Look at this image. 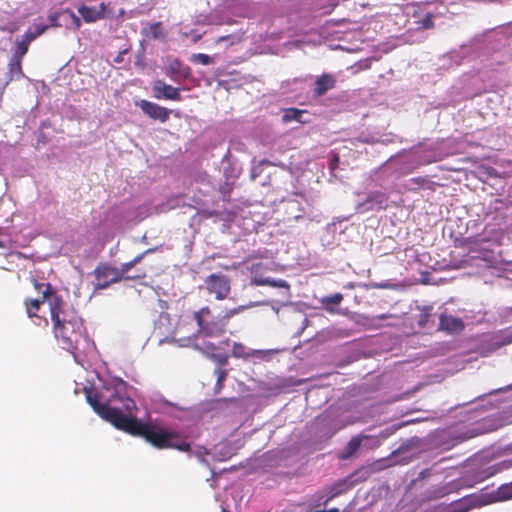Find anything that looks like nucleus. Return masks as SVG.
<instances>
[{
    "label": "nucleus",
    "instance_id": "obj_1",
    "mask_svg": "<svg viewBox=\"0 0 512 512\" xmlns=\"http://www.w3.org/2000/svg\"><path fill=\"white\" fill-rule=\"evenodd\" d=\"M126 386L125 381L117 379L112 385L103 386L101 389L85 388L86 400L95 413L115 428L142 437L157 449L188 452L190 444L179 433L152 423H142L135 416L122 412V409L131 412L136 407L134 400L126 395Z\"/></svg>",
    "mask_w": 512,
    "mask_h": 512
},
{
    "label": "nucleus",
    "instance_id": "obj_2",
    "mask_svg": "<svg viewBox=\"0 0 512 512\" xmlns=\"http://www.w3.org/2000/svg\"><path fill=\"white\" fill-rule=\"evenodd\" d=\"M52 331L62 348L75 355L90 347L83 319L63 299L54 298L51 304Z\"/></svg>",
    "mask_w": 512,
    "mask_h": 512
},
{
    "label": "nucleus",
    "instance_id": "obj_3",
    "mask_svg": "<svg viewBox=\"0 0 512 512\" xmlns=\"http://www.w3.org/2000/svg\"><path fill=\"white\" fill-rule=\"evenodd\" d=\"M250 305H240L231 309H225L218 316H214L209 306L200 308L193 314V319L197 324V335L202 337L216 338L226 332L229 320L244 312Z\"/></svg>",
    "mask_w": 512,
    "mask_h": 512
},
{
    "label": "nucleus",
    "instance_id": "obj_4",
    "mask_svg": "<svg viewBox=\"0 0 512 512\" xmlns=\"http://www.w3.org/2000/svg\"><path fill=\"white\" fill-rule=\"evenodd\" d=\"M96 290L106 289L111 284L120 282L121 280H138L146 277V273L142 271L136 275H126L122 266L118 269L108 264H100L94 269Z\"/></svg>",
    "mask_w": 512,
    "mask_h": 512
},
{
    "label": "nucleus",
    "instance_id": "obj_5",
    "mask_svg": "<svg viewBox=\"0 0 512 512\" xmlns=\"http://www.w3.org/2000/svg\"><path fill=\"white\" fill-rule=\"evenodd\" d=\"M33 287L37 292L41 294L40 298H27L24 301L25 310L27 316L29 318H33L37 316L41 306L47 302L49 305V310L51 311V304L53 303L54 298L62 299L60 295H58L53 289L50 283L48 282H39L36 279L32 280Z\"/></svg>",
    "mask_w": 512,
    "mask_h": 512
},
{
    "label": "nucleus",
    "instance_id": "obj_6",
    "mask_svg": "<svg viewBox=\"0 0 512 512\" xmlns=\"http://www.w3.org/2000/svg\"><path fill=\"white\" fill-rule=\"evenodd\" d=\"M206 289L214 294L217 300H224L231 291L230 280L223 274H211L205 279Z\"/></svg>",
    "mask_w": 512,
    "mask_h": 512
},
{
    "label": "nucleus",
    "instance_id": "obj_7",
    "mask_svg": "<svg viewBox=\"0 0 512 512\" xmlns=\"http://www.w3.org/2000/svg\"><path fill=\"white\" fill-rule=\"evenodd\" d=\"M135 104L151 119L159 120L162 123H165L169 119L170 110L156 103L141 99Z\"/></svg>",
    "mask_w": 512,
    "mask_h": 512
},
{
    "label": "nucleus",
    "instance_id": "obj_8",
    "mask_svg": "<svg viewBox=\"0 0 512 512\" xmlns=\"http://www.w3.org/2000/svg\"><path fill=\"white\" fill-rule=\"evenodd\" d=\"M166 75L175 82H182L191 76V69L184 65L179 59L172 58L168 61Z\"/></svg>",
    "mask_w": 512,
    "mask_h": 512
},
{
    "label": "nucleus",
    "instance_id": "obj_9",
    "mask_svg": "<svg viewBox=\"0 0 512 512\" xmlns=\"http://www.w3.org/2000/svg\"><path fill=\"white\" fill-rule=\"evenodd\" d=\"M153 93L156 99L180 101L182 99L179 88L166 84L162 80H156L153 84Z\"/></svg>",
    "mask_w": 512,
    "mask_h": 512
},
{
    "label": "nucleus",
    "instance_id": "obj_10",
    "mask_svg": "<svg viewBox=\"0 0 512 512\" xmlns=\"http://www.w3.org/2000/svg\"><path fill=\"white\" fill-rule=\"evenodd\" d=\"M465 328V324L462 319L441 314L439 317V329L448 334H460Z\"/></svg>",
    "mask_w": 512,
    "mask_h": 512
},
{
    "label": "nucleus",
    "instance_id": "obj_11",
    "mask_svg": "<svg viewBox=\"0 0 512 512\" xmlns=\"http://www.w3.org/2000/svg\"><path fill=\"white\" fill-rule=\"evenodd\" d=\"M106 10L107 5L104 2L100 3L99 8L89 7L86 5H81L78 7L79 14L87 23H93L104 19L106 17Z\"/></svg>",
    "mask_w": 512,
    "mask_h": 512
},
{
    "label": "nucleus",
    "instance_id": "obj_12",
    "mask_svg": "<svg viewBox=\"0 0 512 512\" xmlns=\"http://www.w3.org/2000/svg\"><path fill=\"white\" fill-rule=\"evenodd\" d=\"M336 78L330 73H324L315 81L314 95L317 97L325 95L329 90L335 88Z\"/></svg>",
    "mask_w": 512,
    "mask_h": 512
},
{
    "label": "nucleus",
    "instance_id": "obj_13",
    "mask_svg": "<svg viewBox=\"0 0 512 512\" xmlns=\"http://www.w3.org/2000/svg\"><path fill=\"white\" fill-rule=\"evenodd\" d=\"M352 487L353 483L349 480V478L336 481L328 488L329 496L324 503L326 504L328 501L334 499L335 497L348 492L350 489H352Z\"/></svg>",
    "mask_w": 512,
    "mask_h": 512
},
{
    "label": "nucleus",
    "instance_id": "obj_14",
    "mask_svg": "<svg viewBox=\"0 0 512 512\" xmlns=\"http://www.w3.org/2000/svg\"><path fill=\"white\" fill-rule=\"evenodd\" d=\"M9 70V81L19 80L24 77V73L22 70V59L14 58L11 56L10 61L8 63Z\"/></svg>",
    "mask_w": 512,
    "mask_h": 512
},
{
    "label": "nucleus",
    "instance_id": "obj_15",
    "mask_svg": "<svg viewBox=\"0 0 512 512\" xmlns=\"http://www.w3.org/2000/svg\"><path fill=\"white\" fill-rule=\"evenodd\" d=\"M512 343V328L500 330L497 332L492 338V344L495 348H500L502 346L508 345Z\"/></svg>",
    "mask_w": 512,
    "mask_h": 512
},
{
    "label": "nucleus",
    "instance_id": "obj_16",
    "mask_svg": "<svg viewBox=\"0 0 512 512\" xmlns=\"http://www.w3.org/2000/svg\"><path fill=\"white\" fill-rule=\"evenodd\" d=\"M362 443V437L360 436H354L351 438V440L347 443L346 447L344 448L343 452L340 454V459H349L352 457L360 448Z\"/></svg>",
    "mask_w": 512,
    "mask_h": 512
},
{
    "label": "nucleus",
    "instance_id": "obj_17",
    "mask_svg": "<svg viewBox=\"0 0 512 512\" xmlns=\"http://www.w3.org/2000/svg\"><path fill=\"white\" fill-rule=\"evenodd\" d=\"M162 23L161 22H155L148 24L145 28L142 29L141 33L145 37L149 39L156 40L162 36Z\"/></svg>",
    "mask_w": 512,
    "mask_h": 512
},
{
    "label": "nucleus",
    "instance_id": "obj_18",
    "mask_svg": "<svg viewBox=\"0 0 512 512\" xmlns=\"http://www.w3.org/2000/svg\"><path fill=\"white\" fill-rule=\"evenodd\" d=\"M255 352L249 351V349L242 343L235 342L232 346V356L235 358H249L254 356Z\"/></svg>",
    "mask_w": 512,
    "mask_h": 512
},
{
    "label": "nucleus",
    "instance_id": "obj_19",
    "mask_svg": "<svg viewBox=\"0 0 512 512\" xmlns=\"http://www.w3.org/2000/svg\"><path fill=\"white\" fill-rule=\"evenodd\" d=\"M29 46L30 45L27 44L22 39H17L16 42H15V47H14V51H13L12 57L18 58V59H23V57L28 52Z\"/></svg>",
    "mask_w": 512,
    "mask_h": 512
},
{
    "label": "nucleus",
    "instance_id": "obj_20",
    "mask_svg": "<svg viewBox=\"0 0 512 512\" xmlns=\"http://www.w3.org/2000/svg\"><path fill=\"white\" fill-rule=\"evenodd\" d=\"M303 113H304L303 110H300L297 108L286 109L284 112V115H283V121L284 122H290V121L303 122L301 119Z\"/></svg>",
    "mask_w": 512,
    "mask_h": 512
},
{
    "label": "nucleus",
    "instance_id": "obj_21",
    "mask_svg": "<svg viewBox=\"0 0 512 512\" xmlns=\"http://www.w3.org/2000/svg\"><path fill=\"white\" fill-rule=\"evenodd\" d=\"M387 200H388L387 195L382 192H372L369 194V196L367 198V202L375 203L379 206V208H384Z\"/></svg>",
    "mask_w": 512,
    "mask_h": 512
},
{
    "label": "nucleus",
    "instance_id": "obj_22",
    "mask_svg": "<svg viewBox=\"0 0 512 512\" xmlns=\"http://www.w3.org/2000/svg\"><path fill=\"white\" fill-rule=\"evenodd\" d=\"M153 251V249H147L146 251H144L143 253L141 254H138L137 256H135L132 260H130L129 262H126V263H123L121 266L123 268V272L126 273V275H128V272L131 268H133L134 266H136L138 263H140L142 261V259L144 258V256L148 253H151Z\"/></svg>",
    "mask_w": 512,
    "mask_h": 512
},
{
    "label": "nucleus",
    "instance_id": "obj_23",
    "mask_svg": "<svg viewBox=\"0 0 512 512\" xmlns=\"http://www.w3.org/2000/svg\"><path fill=\"white\" fill-rule=\"evenodd\" d=\"M342 300H343V295L341 293H335V294L329 295L327 297H324L322 299V304L325 306V308L327 310H331L328 307L329 304L338 305L341 303Z\"/></svg>",
    "mask_w": 512,
    "mask_h": 512
},
{
    "label": "nucleus",
    "instance_id": "obj_24",
    "mask_svg": "<svg viewBox=\"0 0 512 512\" xmlns=\"http://www.w3.org/2000/svg\"><path fill=\"white\" fill-rule=\"evenodd\" d=\"M431 307H424L421 313L418 316L417 324L419 327L423 328L427 325L430 317H431Z\"/></svg>",
    "mask_w": 512,
    "mask_h": 512
},
{
    "label": "nucleus",
    "instance_id": "obj_25",
    "mask_svg": "<svg viewBox=\"0 0 512 512\" xmlns=\"http://www.w3.org/2000/svg\"><path fill=\"white\" fill-rule=\"evenodd\" d=\"M433 14L426 13L423 18L419 19L416 23L423 29L434 28Z\"/></svg>",
    "mask_w": 512,
    "mask_h": 512
},
{
    "label": "nucleus",
    "instance_id": "obj_26",
    "mask_svg": "<svg viewBox=\"0 0 512 512\" xmlns=\"http://www.w3.org/2000/svg\"><path fill=\"white\" fill-rule=\"evenodd\" d=\"M268 286H272V287H280V288H284L285 289V296L287 298L290 297V285L285 281V280H274V279H270V283H267Z\"/></svg>",
    "mask_w": 512,
    "mask_h": 512
},
{
    "label": "nucleus",
    "instance_id": "obj_27",
    "mask_svg": "<svg viewBox=\"0 0 512 512\" xmlns=\"http://www.w3.org/2000/svg\"><path fill=\"white\" fill-rule=\"evenodd\" d=\"M499 495L503 499H511L512 498V482L509 484L502 485L499 488Z\"/></svg>",
    "mask_w": 512,
    "mask_h": 512
},
{
    "label": "nucleus",
    "instance_id": "obj_28",
    "mask_svg": "<svg viewBox=\"0 0 512 512\" xmlns=\"http://www.w3.org/2000/svg\"><path fill=\"white\" fill-rule=\"evenodd\" d=\"M193 61H197L201 63L202 65H209L212 63V59L209 55L204 53L194 54L192 56Z\"/></svg>",
    "mask_w": 512,
    "mask_h": 512
},
{
    "label": "nucleus",
    "instance_id": "obj_29",
    "mask_svg": "<svg viewBox=\"0 0 512 512\" xmlns=\"http://www.w3.org/2000/svg\"><path fill=\"white\" fill-rule=\"evenodd\" d=\"M65 12L69 14L73 28L75 30H79L82 25L80 18L73 11H71L69 9H67Z\"/></svg>",
    "mask_w": 512,
    "mask_h": 512
},
{
    "label": "nucleus",
    "instance_id": "obj_30",
    "mask_svg": "<svg viewBox=\"0 0 512 512\" xmlns=\"http://www.w3.org/2000/svg\"><path fill=\"white\" fill-rule=\"evenodd\" d=\"M211 359L221 366H226L228 364V356L225 354H212Z\"/></svg>",
    "mask_w": 512,
    "mask_h": 512
},
{
    "label": "nucleus",
    "instance_id": "obj_31",
    "mask_svg": "<svg viewBox=\"0 0 512 512\" xmlns=\"http://www.w3.org/2000/svg\"><path fill=\"white\" fill-rule=\"evenodd\" d=\"M38 36L35 34V31L27 30L21 39L25 41L27 44H31L35 39H37Z\"/></svg>",
    "mask_w": 512,
    "mask_h": 512
},
{
    "label": "nucleus",
    "instance_id": "obj_32",
    "mask_svg": "<svg viewBox=\"0 0 512 512\" xmlns=\"http://www.w3.org/2000/svg\"><path fill=\"white\" fill-rule=\"evenodd\" d=\"M340 162V156L338 153H333L329 163V169L334 171L337 169Z\"/></svg>",
    "mask_w": 512,
    "mask_h": 512
},
{
    "label": "nucleus",
    "instance_id": "obj_33",
    "mask_svg": "<svg viewBox=\"0 0 512 512\" xmlns=\"http://www.w3.org/2000/svg\"><path fill=\"white\" fill-rule=\"evenodd\" d=\"M215 372L217 374L218 384L223 383L225 381L226 377H227V370L222 369V368H218Z\"/></svg>",
    "mask_w": 512,
    "mask_h": 512
},
{
    "label": "nucleus",
    "instance_id": "obj_34",
    "mask_svg": "<svg viewBox=\"0 0 512 512\" xmlns=\"http://www.w3.org/2000/svg\"><path fill=\"white\" fill-rule=\"evenodd\" d=\"M251 282L257 286H264L267 285V283H270V278L254 277Z\"/></svg>",
    "mask_w": 512,
    "mask_h": 512
},
{
    "label": "nucleus",
    "instance_id": "obj_35",
    "mask_svg": "<svg viewBox=\"0 0 512 512\" xmlns=\"http://www.w3.org/2000/svg\"><path fill=\"white\" fill-rule=\"evenodd\" d=\"M47 29H48V25L37 24V25H35V30L34 31H35V34L39 37L43 33H45Z\"/></svg>",
    "mask_w": 512,
    "mask_h": 512
},
{
    "label": "nucleus",
    "instance_id": "obj_36",
    "mask_svg": "<svg viewBox=\"0 0 512 512\" xmlns=\"http://www.w3.org/2000/svg\"><path fill=\"white\" fill-rule=\"evenodd\" d=\"M472 437V435H467V433H464V434H460L458 436L455 437V440L457 441V443H460V442H464L468 439H470Z\"/></svg>",
    "mask_w": 512,
    "mask_h": 512
},
{
    "label": "nucleus",
    "instance_id": "obj_37",
    "mask_svg": "<svg viewBox=\"0 0 512 512\" xmlns=\"http://www.w3.org/2000/svg\"><path fill=\"white\" fill-rule=\"evenodd\" d=\"M389 317H390V315H388V314H380V315H377L376 317L372 318L371 319V323H372V325H374L375 321L384 320V319H387Z\"/></svg>",
    "mask_w": 512,
    "mask_h": 512
},
{
    "label": "nucleus",
    "instance_id": "obj_38",
    "mask_svg": "<svg viewBox=\"0 0 512 512\" xmlns=\"http://www.w3.org/2000/svg\"><path fill=\"white\" fill-rule=\"evenodd\" d=\"M502 469H508V468H511L512 467V459L510 460H504L502 461L500 464Z\"/></svg>",
    "mask_w": 512,
    "mask_h": 512
},
{
    "label": "nucleus",
    "instance_id": "obj_39",
    "mask_svg": "<svg viewBox=\"0 0 512 512\" xmlns=\"http://www.w3.org/2000/svg\"><path fill=\"white\" fill-rule=\"evenodd\" d=\"M411 182L415 183L417 185H423V184H425L427 182V180L425 178H422V177H417V178L411 179Z\"/></svg>",
    "mask_w": 512,
    "mask_h": 512
},
{
    "label": "nucleus",
    "instance_id": "obj_40",
    "mask_svg": "<svg viewBox=\"0 0 512 512\" xmlns=\"http://www.w3.org/2000/svg\"><path fill=\"white\" fill-rule=\"evenodd\" d=\"M49 20L51 22V26L52 27H58L59 26V24L57 22V15L56 14L50 15L49 16Z\"/></svg>",
    "mask_w": 512,
    "mask_h": 512
},
{
    "label": "nucleus",
    "instance_id": "obj_41",
    "mask_svg": "<svg viewBox=\"0 0 512 512\" xmlns=\"http://www.w3.org/2000/svg\"><path fill=\"white\" fill-rule=\"evenodd\" d=\"M17 29H18V27L16 25H13L8 28H1V31H7L10 33H14Z\"/></svg>",
    "mask_w": 512,
    "mask_h": 512
},
{
    "label": "nucleus",
    "instance_id": "obj_42",
    "mask_svg": "<svg viewBox=\"0 0 512 512\" xmlns=\"http://www.w3.org/2000/svg\"><path fill=\"white\" fill-rule=\"evenodd\" d=\"M126 52H127V50H123V51H121V52L118 54V56L115 58V62H116V63H120V62L122 61V59H123V58H122V56H123Z\"/></svg>",
    "mask_w": 512,
    "mask_h": 512
},
{
    "label": "nucleus",
    "instance_id": "obj_43",
    "mask_svg": "<svg viewBox=\"0 0 512 512\" xmlns=\"http://www.w3.org/2000/svg\"><path fill=\"white\" fill-rule=\"evenodd\" d=\"M222 388H223V383L218 384V381H217L216 382V386H215L216 393L219 392Z\"/></svg>",
    "mask_w": 512,
    "mask_h": 512
},
{
    "label": "nucleus",
    "instance_id": "obj_44",
    "mask_svg": "<svg viewBox=\"0 0 512 512\" xmlns=\"http://www.w3.org/2000/svg\"><path fill=\"white\" fill-rule=\"evenodd\" d=\"M324 512H339L338 508H331L329 510H324Z\"/></svg>",
    "mask_w": 512,
    "mask_h": 512
},
{
    "label": "nucleus",
    "instance_id": "obj_45",
    "mask_svg": "<svg viewBox=\"0 0 512 512\" xmlns=\"http://www.w3.org/2000/svg\"><path fill=\"white\" fill-rule=\"evenodd\" d=\"M4 247H5L4 242L0 240V248H4Z\"/></svg>",
    "mask_w": 512,
    "mask_h": 512
},
{
    "label": "nucleus",
    "instance_id": "obj_46",
    "mask_svg": "<svg viewBox=\"0 0 512 512\" xmlns=\"http://www.w3.org/2000/svg\"><path fill=\"white\" fill-rule=\"evenodd\" d=\"M226 39H227L226 36L225 37H220L218 41L220 42V41H223V40H226Z\"/></svg>",
    "mask_w": 512,
    "mask_h": 512
},
{
    "label": "nucleus",
    "instance_id": "obj_47",
    "mask_svg": "<svg viewBox=\"0 0 512 512\" xmlns=\"http://www.w3.org/2000/svg\"><path fill=\"white\" fill-rule=\"evenodd\" d=\"M222 512H229L227 509L223 508Z\"/></svg>",
    "mask_w": 512,
    "mask_h": 512
}]
</instances>
